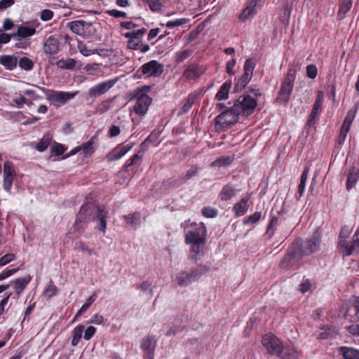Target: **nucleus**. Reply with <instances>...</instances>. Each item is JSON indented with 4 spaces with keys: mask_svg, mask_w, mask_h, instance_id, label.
<instances>
[{
    "mask_svg": "<svg viewBox=\"0 0 359 359\" xmlns=\"http://www.w3.org/2000/svg\"><path fill=\"white\" fill-rule=\"evenodd\" d=\"M19 67L25 71H30L33 69L34 63V62L28 58L27 57H21L18 62Z\"/></svg>",
    "mask_w": 359,
    "mask_h": 359,
    "instance_id": "nucleus-50",
    "label": "nucleus"
},
{
    "mask_svg": "<svg viewBox=\"0 0 359 359\" xmlns=\"http://www.w3.org/2000/svg\"><path fill=\"white\" fill-rule=\"evenodd\" d=\"M236 194V189L231 184L224 185L219 194V197L221 201H227L230 200Z\"/></svg>",
    "mask_w": 359,
    "mask_h": 359,
    "instance_id": "nucleus-31",
    "label": "nucleus"
},
{
    "mask_svg": "<svg viewBox=\"0 0 359 359\" xmlns=\"http://www.w3.org/2000/svg\"><path fill=\"white\" fill-rule=\"evenodd\" d=\"M351 231L352 229L348 226H344L341 227L339 234L338 247L344 246L346 242V239L348 238Z\"/></svg>",
    "mask_w": 359,
    "mask_h": 359,
    "instance_id": "nucleus-41",
    "label": "nucleus"
},
{
    "mask_svg": "<svg viewBox=\"0 0 359 359\" xmlns=\"http://www.w3.org/2000/svg\"><path fill=\"white\" fill-rule=\"evenodd\" d=\"M321 233L316 230L311 237L308 238L302 246L299 245L301 253L304 256L310 255L319 250L321 245Z\"/></svg>",
    "mask_w": 359,
    "mask_h": 359,
    "instance_id": "nucleus-11",
    "label": "nucleus"
},
{
    "mask_svg": "<svg viewBox=\"0 0 359 359\" xmlns=\"http://www.w3.org/2000/svg\"><path fill=\"white\" fill-rule=\"evenodd\" d=\"M102 208L93 203H85L82 205L78 212L74 227L76 231H81L87 227V224L95 219V217L99 213Z\"/></svg>",
    "mask_w": 359,
    "mask_h": 359,
    "instance_id": "nucleus-2",
    "label": "nucleus"
},
{
    "mask_svg": "<svg viewBox=\"0 0 359 359\" xmlns=\"http://www.w3.org/2000/svg\"><path fill=\"white\" fill-rule=\"evenodd\" d=\"M233 106L240 115L248 116L253 114L257 106V100L250 95H243L236 100Z\"/></svg>",
    "mask_w": 359,
    "mask_h": 359,
    "instance_id": "nucleus-4",
    "label": "nucleus"
},
{
    "mask_svg": "<svg viewBox=\"0 0 359 359\" xmlns=\"http://www.w3.org/2000/svg\"><path fill=\"white\" fill-rule=\"evenodd\" d=\"M350 127L344 126L342 124L339 133L338 135L337 139V144L340 147L344 144L345 140L346 138L347 134L348 133L350 130Z\"/></svg>",
    "mask_w": 359,
    "mask_h": 359,
    "instance_id": "nucleus-49",
    "label": "nucleus"
},
{
    "mask_svg": "<svg viewBox=\"0 0 359 359\" xmlns=\"http://www.w3.org/2000/svg\"><path fill=\"white\" fill-rule=\"evenodd\" d=\"M210 270V267L205 264H198L191 272L196 280H198L203 275L207 273Z\"/></svg>",
    "mask_w": 359,
    "mask_h": 359,
    "instance_id": "nucleus-46",
    "label": "nucleus"
},
{
    "mask_svg": "<svg viewBox=\"0 0 359 359\" xmlns=\"http://www.w3.org/2000/svg\"><path fill=\"white\" fill-rule=\"evenodd\" d=\"M84 329V325L81 324L78 325L74 328V330H72V338L71 341L72 346H76V345H78L82 337Z\"/></svg>",
    "mask_w": 359,
    "mask_h": 359,
    "instance_id": "nucleus-39",
    "label": "nucleus"
},
{
    "mask_svg": "<svg viewBox=\"0 0 359 359\" xmlns=\"http://www.w3.org/2000/svg\"><path fill=\"white\" fill-rule=\"evenodd\" d=\"M15 172L13 168V163L8 161L4 165V183L3 186L6 191H9L12 187Z\"/></svg>",
    "mask_w": 359,
    "mask_h": 359,
    "instance_id": "nucleus-19",
    "label": "nucleus"
},
{
    "mask_svg": "<svg viewBox=\"0 0 359 359\" xmlns=\"http://www.w3.org/2000/svg\"><path fill=\"white\" fill-rule=\"evenodd\" d=\"M323 101L324 93L322 90H318L314 104L307 121V125L309 126L315 125L318 121L319 116L322 110Z\"/></svg>",
    "mask_w": 359,
    "mask_h": 359,
    "instance_id": "nucleus-14",
    "label": "nucleus"
},
{
    "mask_svg": "<svg viewBox=\"0 0 359 359\" xmlns=\"http://www.w3.org/2000/svg\"><path fill=\"white\" fill-rule=\"evenodd\" d=\"M191 51L188 49L177 52L175 55V62L177 63L182 62L191 55Z\"/></svg>",
    "mask_w": 359,
    "mask_h": 359,
    "instance_id": "nucleus-60",
    "label": "nucleus"
},
{
    "mask_svg": "<svg viewBox=\"0 0 359 359\" xmlns=\"http://www.w3.org/2000/svg\"><path fill=\"white\" fill-rule=\"evenodd\" d=\"M52 135L47 133L45 134L43 137L39 141V142L36 144L35 149L39 151L43 152L47 149L48 146L52 142Z\"/></svg>",
    "mask_w": 359,
    "mask_h": 359,
    "instance_id": "nucleus-38",
    "label": "nucleus"
},
{
    "mask_svg": "<svg viewBox=\"0 0 359 359\" xmlns=\"http://www.w3.org/2000/svg\"><path fill=\"white\" fill-rule=\"evenodd\" d=\"M76 65V62L73 58L61 59L56 62V66L61 69L72 70L75 69Z\"/></svg>",
    "mask_w": 359,
    "mask_h": 359,
    "instance_id": "nucleus-40",
    "label": "nucleus"
},
{
    "mask_svg": "<svg viewBox=\"0 0 359 359\" xmlns=\"http://www.w3.org/2000/svg\"><path fill=\"white\" fill-rule=\"evenodd\" d=\"M80 151L84 158L90 157L95 151L94 146V139L92 137L88 142L79 145Z\"/></svg>",
    "mask_w": 359,
    "mask_h": 359,
    "instance_id": "nucleus-34",
    "label": "nucleus"
},
{
    "mask_svg": "<svg viewBox=\"0 0 359 359\" xmlns=\"http://www.w3.org/2000/svg\"><path fill=\"white\" fill-rule=\"evenodd\" d=\"M143 154L141 151H138L134 154L132 157L127 160L126 163L121 168V172H127L128 176H133L135 173L133 166L135 165L142 158Z\"/></svg>",
    "mask_w": 359,
    "mask_h": 359,
    "instance_id": "nucleus-24",
    "label": "nucleus"
},
{
    "mask_svg": "<svg viewBox=\"0 0 359 359\" xmlns=\"http://www.w3.org/2000/svg\"><path fill=\"white\" fill-rule=\"evenodd\" d=\"M66 150L67 147L63 144L58 142H54L50 148V157L60 156L63 154Z\"/></svg>",
    "mask_w": 359,
    "mask_h": 359,
    "instance_id": "nucleus-47",
    "label": "nucleus"
},
{
    "mask_svg": "<svg viewBox=\"0 0 359 359\" xmlns=\"http://www.w3.org/2000/svg\"><path fill=\"white\" fill-rule=\"evenodd\" d=\"M233 161V158L231 156L221 157L212 163V167H224L229 165Z\"/></svg>",
    "mask_w": 359,
    "mask_h": 359,
    "instance_id": "nucleus-48",
    "label": "nucleus"
},
{
    "mask_svg": "<svg viewBox=\"0 0 359 359\" xmlns=\"http://www.w3.org/2000/svg\"><path fill=\"white\" fill-rule=\"evenodd\" d=\"M292 87L281 84L280 90L278 93L276 101L284 104H287L290 100V97L292 94Z\"/></svg>",
    "mask_w": 359,
    "mask_h": 359,
    "instance_id": "nucleus-30",
    "label": "nucleus"
},
{
    "mask_svg": "<svg viewBox=\"0 0 359 359\" xmlns=\"http://www.w3.org/2000/svg\"><path fill=\"white\" fill-rule=\"evenodd\" d=\"M191 229L184 233V243L191 245L189 259L197 262L201 259L207 241V227L203 222H193Z\"/></svg>",
    "mask_w": 359,
    "mask_h": 359,
    "instance_id": "nucleus-1",
    "label": "nucleus"
},
{
    "mask_svg": "<svg viewBox=\"0 0 359 359\" xmlns=\"http://www.w3.org/2000/svg\"><path fill=\"white\" fill-rule=\"evenodd\" d=\"M67 27L74 34L86 39L92 36L95 32V29L91 22L81 20L69 22L67 24Z\"/></svg>",
    "mask_w": 359,
    "mask_h": 359,
    "instance_id": "nucleus-10",
    "label": "nucleus"
},
{
    "mask_svg": "<svg viewBox=\"0 0 359 359\" xmlns=\"http://www.w3.org/2000/svg\"><path fill=\"white\" fill-rule=\"evenodd\" d=\"M296 78V70L293 68H290L284 78L281 84L294 88V83Z\"/></svg>",
    "mask_w": 359,
    "mask_h": 359,
    "instance_id": "nucleus-44",
    "label": "nucleus"
},
{
    "mask_svg": "<svg viewBox=\"0 0 359 359\" xmlns=\"http://www.w3.org/2000/svg\"><path fill=\"white\" fill-rule=\"evenodd\" d=\"M13 39L16 41V43L14 45V47L16 48L27 49L30 46V39L20 37H14Z\"/></svg>",
    "mask_w": 359,
    "mask_h": 359,
    "instance_id": "nucleus-55",
    "label": "nucleus"
},
{
    "mask_svg": "<svg viewBox=\"0 0 359 359\" xmlns=\"http://www.w3.org/2000/svg\"><path fill=\"white\" fill-rule=\"evenodd\" d=\"M196 93H189L188 96L182 100V107L179 110L178 115H183L187 114L192 107L193 104L196 101Z\"/></svg>",
    "mask_w": 359,
    "mask_h": 359,
    "instance_id": "nucleus-26",
    "label": "nucleus"
},
{
    "mask_svg": "<svg viewBox=\"0 0 359 359\" xmlns=\"http://www.w3.org/2000/svg\"><path fill=\"white\" fill-rule=\"evenodd\" d=\"M278 223V217L277 216H271L266 231V235L269 238L273 236Z\"/></svg>",
    "mask_w": 359,
    "mask_h": 359,
    "instance_id": "nucleus-42",
    "label": "nucleus"
},
{
    "mask_svg": "<svg viewBox=\"0 0 359 359\" xmlns=\"http://www.w3.org/2000/svg\"><path fill=\"white\" fill-rule=\"evenodd\" d=\"M262 215L261 211H256L254 214L245 217L243 223L244 225L255 224L261 219Z\"/></svg>",
    "mask_w": 359,
    "mask_h": 359,
    "instance_id": "nucleus-53",
    "label": "nucleus"
},
{
    "mask_svg": "<svg viewBox=\"0 0 359 359\" xmlns=\"http://www.w3.org/2000/svg\"><path fill=\"white\" fill-rule=\"evenodd\" d=\"M184 184V180L179 176L177 179L170 178L164 182V185L168 187H178Z\"/></svg>",
    "mask_w": 359,
    "mask_h": 359,
    "instance_id": "nucleus-57",
    "label": "nucleus"
},
{
    "mask_svg": "<svg viewBox=\"0 0 359 359\" xmlns=\"http://www.w3.org/2000/svg\"><path fill=\"white\" fill-rule=\"evenodd\" d=\"M36 32V31L34 27L20 25L18 26L17 32H14V36L30 39V37L34 36Z\"/></svg>",
    "mask_w": 359,
    "mask_h": 359,
    "instance_id": "nucleus-28",
    "label": "nucleus"
},
{
    "mask_svg": "<svg viewBox=\"0 0 359 359\" xmlns=\"http://www.w3.org/2000/svg\"><path fill=\"white\" fill-rule=\"evenodd\" d=\"M353 6V0H340L339 7L337 13V20H342L346 18V13L351 10Z\"/></svg>",
    "mask_w": 359,
    "mask_h": 359,
    "instance_id": "nucleus-32",
    "label": "nucleus"
},
{
    "mask_svg": "<svg viewBox=\"0 0 359 359\" xmlns=\"http://www.w3.org/2000/svg\"><path fill=\"white\" fill-rule=\"evenodd\" d=\"M339 353L344 359H359V351L350 347H341Z\"/></svg>",
    "mask_w": 359,
    "mask_h": 359,
    "instance_id": "nucleus-37",
    "label": "nucleus"
},
{
    "mask_svg": "<svg viewBox=\"0 0 359 359\" xmlns=\"http://www.w3.org/2000/svg\"><path fill=\"white\" fill-rule=\"evenodd\" d=\"M232 82L231 79L225 81L215 95V99L218 101L225 100L229 97V90L231 87Z\"/></svg>",
    "mask_w": 359,
    "mask_h": 359,
    "instance_id": "nucleus-35",
    "label": "nucleus"
},
{
    "mask_svg": "<svg viewBox=\"0 0 359 359\" xmlns=\"http://www.w3.org/2000/svg\"><path fill=\"white\" fill-rule=\"evenodd\" d=\"M32 277L29 275H27L22 278H16L13 281V286L15 290L14 299H18L27 285L30 283Z\"/></svg>",
    "mask_w": 359,
    "mask_h": 359,
    "instance_id": "nucleus-23",
    "label": "nucleus"
},
{
    "mask_svg": "<svg viewBox=\"0 0 359 359\" xmlns=\"http://www.w3.org/2000/svg\"><path fill=\"white\" fill-rule=\"evenodd\" d=\"M318 74V69L316 65H309L306 67V76L311 79H314Z\"/></svg>",
    "mask_w": 359,
    "mask_h": 359,
    "instance_id": "nucleus-63",
    "label": "nucleus"
},
{
    "mask_svg": "<svg viewBox=\"0 0 359 359\" xmlns=\"http://www.w3.org/2000/svg\"><path fill=\"white\" fill-rule=\"evenodd\" d=\"M262 344L269 354L278 358L280 357L285 348L281 340L272 333L263 336Z\"/></svg>",
    "mask_w": 359,
    "mask_h": 359,
    "instance_id": "nucleus-7",
    "label": "nucleus"
},
{
    "mask_svg": "<svg viewBox=\"0 0 359 359\" xmlns=\"http://www.w3.org/2000/svg\"><path fill=\"white\" fill-rule=\"evenodd\" d=\"M239 113L234 110V107L226 109L215 118V125L217 130H222L224 128L236 124L239 118Z\"/></svg>",
    "mask_w": 359,
    "mask_h": 359,
    "instance_id": "nucleus-5",
    "label": "nucleus"
},
{
    "mask_svg": "<svg viewBox=\"0 0 359 359\" xmlns=\"http://www.w3.org/2000/svg\"><path fill=\"white\" fill-rule=\"evenodd\" d=\"M147 4L150 10L153 12H158L162 8L161 0H144Z\"/></svg>",
    "mask_w": 359,
    "mask_h": 359,
    "instance_id": "nucleus-56",
    "label": "nucleus"
},
{
    "mask_svg": "<svg viewBox=\"0 0 359 359\" xmlns=\"http://www.w3.org/2000/svg\"><path fill=\"white\" fill-rule=\"evenodd\" d=\"M200 170V168L196 165H192L191 168L186 171V173L184 175L181 176L182 180H184V183L188 181L189 180H191V178L196 177L198 175V172Z\"/></svg>",
    "mask_w": 359,
    "mask_h": 359,
    "instance_id": "nucleus-51",
    "label": "nucleus"
},
{
    "mask_svg": "<svg viewBox=\"0 0 359 359\" xmlns=\"http://www.w3.org/2000/svg\"><path fill=\"white\" fill-rule=\"evenodd\" d=\"M163 72V66L156 60H151L142 65L136 72L138 76H159Z\"/></svg>",
    "mask_w": 359,
    "mask_h": 359,
    "instance_id": "nucleus-12",
    "label": "nucleus"
},
{
    "mask_svg": "<svg viewBox=\"0 0 359 359\" xmlns=\"http://www.w3.org/2000/svg\"><path fill=\"white\" fill-rule=\"evenodd\" d=\"M309 172V168L308 167H305L300 177V182L298 185L297 192L295 194L297 201L300 200L301 197L303 196L305 190L306 183L308 179Z\"/></svg>",
    "mask_w": 359,
    "mask_h": 359,
    "instance_id": "nucleus-33",
    "label": "nucleus"
},
{
    "mask_svg": "<svg viewBox=\"0 0 359 359\" xmlns=\"http://www.w3.org/2000/svg\"><path fill=\"white\" fill-rule=\"evenodd\" d=\"M251 194H248L243 196L238 202L234 204L232 210L236 217L243 216L248 210V202L250 200Z\"/></svg>",
    "mask_w": 359,
    "mask_h": 359,
    "instance_id": "nucleus-21",
    "label": "nucleus"
},
{
    "mask_svg": "<svg viewBox=\"0 0 359 359\" xmlns=\"http://www.w3.org/2000/svg\"><path fill=\"white\" fill-rule=\"evenodd\" d=\"M135 97L136 98V102L133 107L135 113L140 116H144L151 104L152 99L146 95L142 90L138 91Z\"/></svg>",
    "mask_w": 359,
    "mask_h": 359,
    "instance_id": "nucleus-13",
    "label": "nucleus"
},
{
    "mask_svg": "<svg viewBox=\"0 0 359 359\" xmlns=\"http://www.w3.org/2000/svg\"><path fill=\"white\" fill-rule=\"evenodd\" d=\"M134 144L130 143L128 144H119L114 148L106 156L108 162L117 161L126 154L132 148Z\"/></svg>",
    "mask_w": 359,
    "mask_h": 359,
    "instance_id": "nucleus-18",
    "label": "nucleus"
},
{
    "mask_svg": "<svg viewBox=\"0 0 359 359\" xmlns=\"http://www.w3.org/2000/svg\"><path fill=\"white\" fill-rule=\"evenodd\" d=\"M14 33L7 34L2 32V29H0V48L2 46V44L8 43L11 41V39H13Z\"/></svg>",
    "mask_w": 359,
    "mask_h": 359,
    "instance_id": "nucleus-61",
    "label": "nucleus"
},
{
    "mask_svg": "<svg viewBox=\"0 0 359 359\" xmlns=\"http://www.w3.org/2000/svg\"><path fill=\"white\" fill-rule=\"evenodd\" d=\"M57 292V287L50 281L44 291V294L48 298H51L56 295Z\"/></svg>",
    "mask_w": 359,
    "mask_h": 359,
    "instance_id": "nucleus-59",
    "label": "nucleus"
},
{
    "mask_svg": "<svg viewBox=\"0 0 359 359\" xmlns=\"http://www.w3.org/2000/svg\"><path fill=\"white\" fill-rule=\"evenodd\" d=\"M255 66L256 64L252 58H248L245 60L243 66V74L234 86L235 92H241L245 89L252 78Z\"/></svg>",
    "mask_w": 359,
    "mask_h": 359,
    "instance_id": "nucleus-8",
    "label": "nucleus"
},
{
    "mask_svg": "<svg viewBox=\"0 0 359 359\" xmlns=\"http://www.w3.org/2000/svg\"><path fill=\"white\" fill-rule=\"evenodd\" d=\"M312 284L309 279L303 278L302 282L299 285V290L302 293H306L311 288Z\"/></svg>",
    "mask_w": 359,
    "mask_h": 359,
    "instance_id": "nucleus-62",
    "label": "nucleus"
},
{
    "mask_svg": "<svg viewBox=\"0 0 359 359\" xmlns=\"http://www.w3.org/2000/svg\"><path fill=\"white\" fill-rule=\"evenodd\" d=\"M156 344L157 340L153 335H147L142 339L140 348L145 359L154 358V351Z\"/></svg>",
    "mask_w": 359,
    "mask_h": 359,
    "instance_id": "nucleus-15",
    "label": "nucleus"
},
{
    "mask_svg": "<svg viewBox=\"0 0 359 359\" xmlns=\"http://www.w3.org/2000/svg\"><path fill=\"white\" fill-rule=\"evenodd\" d=\"M146 32L147 29L145 28H142L126 33L125 36L129 39L127 43V47L132 50H139L142 53H147L150 47L148 44L142 43V36Z\"/></svg>",
    "mask_w": 359,
    "mask_h": 359,
    "instance_id": "nucleus-6",
    "label": "nucleus"
},
{
    "mask_svg": "<svg viewBox=\"0 0 359 359\" xmlns=\"http://www.w3.org/2000/svg\"><path fill=\"white\" fill-rule=\"evenodd\" d=\"M141 215L139 212H135L133 214H129L128 215H124V219L127 224L130 226H135L138 224L140 222Z\"/></svg>",
    "mask_w": 359,
    "mask_h": 359,
    "instance_id": "nucleus-52",
    "label": "nucleus"
},
{
    "mask_svg": "<svg viewBox=\"0 0 359 359\" xmlns=\"http://www.w3.org/2000/svg\"><path fill=\"white\" fill-rule=\"evenodd\" d=\"M177 284L180 286H187L191 283L196 281L194 274L191 271L188 272L182 271L180 272L176 277Z\"/></svg>",
    "mask_w": 359,
    "mask_h": 359,
    "instance_id": "nucleus-29",
    "label": "nucleus"
},
{
    "mask_svg": "<svg viewBox=\"0 0 359 359\" xmlns=\"http://www.w3.org/2000/svg\"><path fill=\"white\" fill-rule=\"evenodd\" d=\"M114 98L110 100H106L102 101L100 103H99L97 107H95V111L96 113L99 114H102L107 111L111 107V102L113 101Z\"/></svg>",
    "mask_w": 359,
    "mask_h": 359,
    "instance_id": "nucleus-45",
    "label": "nucleus"
},
{
    "mask_svg": "<svg viewBox=\"0 0 359 359\" xmlns=\"http://www.w3.org/2000/svg\"><path fill=\"white\" fill-rule=\"evenodd\" d=\"M54 15L53 11L50 9H44L40 13V18L42 21L50 20Z\"/></svg>",
    "mask_w": 359,
    "mask_h": 359,
    "instance_id": "nucleus-64",
    "label": "nucleus"
},
{
    "mask_svg": "<svg viewBox=\"0 0 359 359\" xmlns=\"http://www.w3.org/2000/svg\"><path fill=\"white\" fill-rule=\"evenodd\" d=\"M303 257L299 250L298 243H292L287 249V253L279 263V267L281 269L292 268L297 261Z\"/></svg>",
    "mask_w": 359,
    "mask_h": 359,
    "instance_id": "nucleus-9",
    "label": "nucleus"
},
{
    "mask_svg": "<svg viewBox=\"0 0 359 359\" xmlns=\"http://www.w3.org/2000/svg\"><path fill=\"white\" fill-rule=\"evenodd\" d=\"M205 69L197 63H191L187 65L183 72V76L188 81L196 80L199 79L204 73Z\"/></svg>",
    "mask_w": 359,
    "mask_h": 359,
    "instance_id": "nucleus-17",
    "label": "nucleus"
},
{
    "mask_svg": "<svg viewBox=\"0 0 359 359\" xmlns=\"http://www.w3.org/2000/svg\"><path fill=\"white\" fill-rule=\"evenodd\" d=\"M43 51L46 54L53 55L60 51V42L55 36L51 35L43 43Z\"/></svg>",
    "mask_w": 359,
    "mask_h": 359,
    "instance_id": "nucleus-22",
    "label": "nucleus"
},
{
    "mask_svg": "<svg viewBox=\"0 0 359 359\" xmlns=\"http://www.w3.org/2000/svg\"><path fill=\"white\" fill-rule=\"evenodd\" d=\"M359 180V168H353L349 170L347 175L346 189L351 190Z\"/></svg>",
    "mask_w": 359,
    "mask_h": 359,
    "instance_id": "nucleus-36",
    "label": "nucleus"
},
{
    "mask_svg": "<svg viewBox=\"0 0 359 359\" xmlns=\"http://www.w3.org/2000/svg\"><path fill=\"white\" fill-rule=\"evenodd\" d=\"M339 250L344 257H348L355 251L359 252V226L353 235L352 243L348 245L346 242L344 246H339Z\"/></svg>",
    "mask_w": 359,
    "mask_h": 359,
    "instance_id": "nucleus-20",
    "label": "nucleus"
},
{
    "mask_svg": "<svg viewBox=\"0 0 359 359\" xmlns=\"http://www.w3.org/2000/svg\"><path fill=\"white\" fill-rule=\"evenodd\" d=\"M42 93L46 95V99L54 107L58 108L65 104L69 100L74 99L78 92H65L48 89L43 87L36 86Z\"/></svg>",
    "mask_w": 359,
    "mask_h": 359,
    "instance_id": "nucleus-3",
    "label": "nucleus"
},
{
    "mask_svg": "<svg viewBox=\"0 0 359 359\" xmlns=\"http://www.w3.org/2000/svg\"><path fill=\"white\" fill-rule=\"evenodd\" d=\"M358 110V104H355L352 109H349L345 117L343 125L351 128L352 123L355 118Z\"/></svg>",
    "mask_w": 359,
    "mask_h": 359,
    "instance_id": "nucleus-43",
    "label": "nucleus"
},
{
    "mask_svg": "<svg viewBox=\"0 0 359 359\" xmlns=\"http://www.w3.org/2000/svg\"><path fill=\"white\" fill-rule=\"evenodd\" d=\"M202 215L207 218H214L217 215V210L210 206L204 207L201 210Z\"/></svg>",
    "mask_w": 359,
    "mask_h": 359,
    "instance_id": "nucleus-58",
    "label": "nucleus"
},
{
    "mask_svg": "<svg viewBox=\"0 0 359 359\" xmlns=\"http://www.w3.org/2000/svg\"><path fill=\"white\" fill-rule=\"evenodd\" d=\"M117 79H109L99 83L88 90V95L90 98H96L109 91L116 83Z\"/></svg>",
    "mask_w": 359,
    "mask_h": 359,
    "instance_id": "nucleus-16",
    "label": "nucleus"
},
{
    "mask_svg": "<svg viewBox=\"0 0 359 359\" xmlns=\"http://www.w3.org/2000/svg\"><path fill=\"white\" fill-rule=\"evenodd\" d=\"M279 358L280 359H298V353L293 348L287 346Z\"/></svg>",
    "mask_w": 359,
    "mask_h": 359,
    "instance_id": "nucleus-54",
    "label": "nucleus"
},
{
    "mask_svg": "<svg viewBox=\"0 0 359 359\" xmlns=\"http://www.w3.org/2000/svg\"><path fill=\"white\" fill-rule=\"evenodd\" d=\"M18 57L14 55H3L0 56V65L6 69L12 71L17 67Z\"/></svg>",
    "mask_w": 359,
    "mask_h": 359,
    "instance_id": "nucleus-25",
    "label": "nucleus"
},
{
    "mask_svg": "<svg viewBox=\"0 0 359 359\" xmlns=\"http://www.w3.org/2000/svg\"><path fill=\"white\" fill-rule=\"evenodd\" d=\"M108 214L107 210L102 208L97 216L95 217L94 219L97 222L96 228L103 234L105 233L107 229V218L108 217Z\"/></svg>",
    "mask_w": 359,
    "mask_h": 359,
    "instance_id": "nucleus-27",
    "label": "nucleus"
}]
</instances>
